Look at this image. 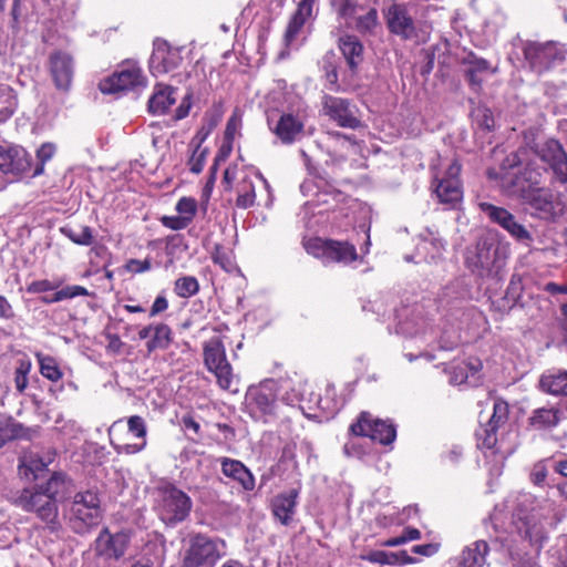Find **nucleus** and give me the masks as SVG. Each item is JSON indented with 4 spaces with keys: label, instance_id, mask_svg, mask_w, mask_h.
Listing matches in <instances>:
<instances>
[{
    "label": "nucleus",
    "instance_id": "5",
    "mask_svg": "<svg viewBox=\"0 0 567 567\" xmlns=\"http://www.w3.org/2000/svg\"><path fill=\"white\" fill-rule=\"evenodd\" d=\"M524 147L540 159L553 172L554 179L560 184L567 183V154L563 145L554 138L536 143L532 131L524 133Z\"/></svg>",
    "mask_w": 567,
    "mask_h": 567
},
{
    "label": "nucleus",
    "instance_id": "56",
    "mask_svg": "<svg viewBox=\"0 0 567 567\" xmlns=\"http://www.w3.org/2000/svg\"><path fill=\"white\" fill-rule=\"evenodd\" d=\"M330 136L333 137L338 143L341 144L342 147H346L351 153L355 154L358 152L359 145L351 136L344 135L340 132L330 133Z\"/></svg>",
    "mask_w": 567,
    "mask_h": 567
},
{
    "label": "nucleus",
    "instance_id": "59",
    "mask_svg": "<svg viewBox=\"0 0 567 567\" xmlns=\"http://www.w3.org/2000/svg\"><path fill=\"white\" fill-rule=\"evenodd\" d=\"M315 2L316 0H302L295 13L307 20L312 16Z\"/></svg>",
    "mask_w": 567,
    "mask_h": 567
},
{
    "label": "nucleus",
    "instance_id": "21",
    "mask_svg": "<svg viewBox=\"0 0 567 567\" xmlns=\"http://www.w3.org/2000/svg\"><path fill=\"white\" fill-rule=\"evenodd\" d=\"M516 196L536 210L542 218H553L557 214L559 203L555 199L550 188L542 186Z\"/></svg>",
    "mask_w": 567,
    "mask_h": 567
},
{
    "label": "nucleus",
    "instance_id": "49",
    "mask_svg": "<svg viewBox=\"0 0 567 567\" xmlns=\"http://www.w3.org/2000/svg\"><path fill=\"white\" fill-rule=\"evenodd\" d=\"M548 475V470L543 461L534 464L529 478L530 482L536 486H543Z\"/></svg>",
    "mask_w": 567,
    "mask_h": 567
},
{
    "label": "nucleus",
    "instance_id": "61",
    "mask_svg": "<svg viewBox=\"0 0 567 567\" xmlns=\"http://www.w3.org/2000/svg\"><path fill=\"white\" fill-rule=\"evenodd\" d=\"M168 308V301L164 296H157L152 305L150 317H155Z\"/></svg>",
    "mask_w": 567,
    "mask_h": 567
},
{
    "label": "nucleus",
    "instance_id": "14",
    "mask_svg": "<svg viewBox=\"0 0 567 567\" xmlns=\"http://www.w3.org/2000/svg\"><path fill=\"white\" fill-rule=\"evenodd\" d=\"M350 433L367 436L383 445L391 444L396 437L394 425L384 420L373 419L369 412H361L358 420L350 425Z\"/></svg>",
    "mask_w": 567,
    "mask_h": 567
},
{
    "label": "nucleus",
    "instance_id": "40",
    "mask_svg": "<svg viewBox=\"0 0 567 567\" xmlns=\"http://www.w3.org/2000/svg\"><path fill=\"white\" fill-rule=\"evenodd\" d=\"M199 290L198 280L194 276H184L175 281L174 291L178 297L189 298Z\"/></svg>",
    "mask_w": 567,
    "mask_h": 567
},
{
    "label": "nucleus",
    "instance_id": "28",
    "mask_svg": "<svg viewBox=\"0 0 567 567\" xmlns=\"http://www.w3.org/2000/svg\"><path fill=\"white\" fill-rule=\"evenodd\" d=\"M220 464L223 474L237 481L245 491H252L255 488L254 475L240 461L221 457Z\"/></svg>",
    "mask_w": 567,
    "mask_h": 567
},
{
    "label": "nucleus",
    "instance_id": "13",
    "mask_svg": "<svg viewBox=\"0 0 567 567\" xmlns=\"http://www.w3.org/2000/svg\"><path fill=\"white\" fill-rule=\"evenodd\" d=\"M524 56L533 71L543 73L565 60V50L555 42H529L524 48Z\"/></svg>",
    "mask_w": 567,
    "mask_h": 567
},
{
    "label": "nucleus",
    "instance_id": "12",
    "mask_svg": "<svg viewBox=\"0 0 567 567\" xmlns=\"http://www.w3.org/2000/svg\"><path fill=\"white\" fill-rule=\"evenodd\" d=\"M204 361L208 371L216 377L218 385L223 390H231L235 375L221 340L215 338L205 343Z\"/></svg>",
    "mask_w": 567,
    "mask_h": 567
},
{
    "label": "nucleus",
    "instance_id": "18",
    "mask_svg": "<svg viewBox=\"0 0 567 567\" xmlns=\"http://www.w3.org/2000/svg\"><path fill=\"white\" fill-rule=\"evenodd\" d=\"M224 182L236 193V206L248 209L256 204L255 185L248 174L237 166L227 167L224 172Z\"/></svg>",
    "mask_w": 567,
    "mask_h": 567
},
{
    "label": "nucleus",
    "instance_id": "52",
    "mask_svg": "<svg viewBox=\"0 0 567 567\" xmlns=\"http://www.w3.org/2000/svg\"><path fill=\"white\" fill-rule=\"evenodd\" d=\"M206 156V151L199 150V145L196 146V148L193 152L192 157L189 158L188 165L190 172L195 174H199L204 168V161Z\"/></svg>",
    "mask_w": 567,
    "mask_h": 567
},
{
    "label": "nucleus",
    "instance_id": "41",
    "mask_svg": "<svg viewBox=\"0 0 567 567\" xmlns=\"http://www.w3.org/2000/svg\"><path fill=\"white\" fill-rule=\"evenodd\" d=\"M497 429L489 426L487 424L481 425L478 430H476V440L477 446L481 449L492 450L495 447L497 443Z\"/></svg>",
    "mask_w": 567,
    "mask_h": 567
},
{
    "label": "nucleus",
    "instance_id": "43",
    "mask_svg": "<svg viewBox=\"0 0 567 567\" xmlns=\"http://www.w3.org/2000/svg\"><path fill=\"white\" fill-rule=\"evenodd\" d=\"M278 401H281L286 405L295 406L300 401V393L295 388H290L289 382H278Z\"/></svg>",
    "mask_w": 567,
    "mask_h": 567
},
{
    "label": "nucleus",
    "instance_id": "62",
    "mask_svg": "<svg viewBox=\"0 0 567 567\" xmlns=\"http://www.w3.org/2000/svg\"><path fill=\"white\" fill-rule=\"evenodd\" d=\"M361 559L368 560L374 564H385L386 561V551L383 550H373L365 555H361Z\"/></svg>",
    "mask_w": 567,
    "mask_h": 567
},
{
    "label": "nucleus",
    "instance_id": "8",
    "mask_svg": "<svg viewBox=\"0 0 567 567\" xmlns=\"http://www.w3.org/2000/svg\"><path fill=\"white\" fill-rule=\"evenodd\" d=\"M278 382L266 380L257 386H251L246 393V402L250 414L267 422L278 413Z\"/></svg>",
    "mask_w": 567,
    "mask_h": 567
},
{
    "label": "nucleus",
    "instance_id": "46",
    "mask_svg": "<svg viewBox=\"0 0 567 567\" xmlns=\"http://www.w3.org/2000/svg\"><path fill=\"white\" fill-rule=\"evenodd\" d=\"M31 370L30 361H20L14 371V385L19 393H23L29 384L28 374Z\"/></svg>",
    "mask_w": 567,
    "mask_h": 567
},
{
    "label": "nucleus",
    "instance_id": "27",
    "mask_svg": "<svg viewBox=\"0 0 567 567\" xmlns=\"http://www.w3.org/2000/svg\"><path fill=\"white\" fill-rule=\"evenodd\" d=\"M298 489L292 488L274 497L271 501L272 515L282 524L288 525L295 514L297 506Z\"/></svg>",
    "mask_w": 567,
    "mask_h": 567
},
{
    "label": "nucleus",
    "instance_id": "48",
    "mask_svg": "<svg viewBox=\"0 0 567 567\" xmlns=\"http://www.w3.org/2000/svg\"><path fill=\"white\" fill-rule=\"evenodd\" d=\"M52 458L48 457V460L40 458L33 455L29 457H24L22 465L24 467V474L27 475V471L31 472L37 478V472L43 471L49 463H51Z\"/></svg>",
    "mask_w": 567,
    "mask_h": 567
},
{
    "label": "nucleus",
    "instance_id": "47",
    "mask_svg": "<svg viewBox=\"0 0 567 567\" xmlns=\"http://www.w3.org/2000/svg\"><path fill=\"white\" fill-rule=\"evenodd\" d=\"M176 212L189 223L197 213V202L193 197H182L176 204Z\"/></svg>",
    "mask_w": 567,
    "mask_h": 567
},
{
    "label": "nucleus",
    "instance_id": "23",
    "mask_svg": "<svg viewBox=\"0 0 567 567\" xmlns=\"http://www.w3.org/2000/svg\"><path fill=\"white\" fill-rule=\"evenodd\" d=\"M49 66L55 87L69 91L74 75L72 56L63 51L53 52L49 58Z\"/></svg>",
    "mask_w": 567,
    "mask_h": 567
},
{
    "label": "nucleus",
    "instance_id": "19",
    "mask_svg": "<svg viewBox=\"0 0 567 567\" xmlns=\"http://www.w3.org/2000/svg\"><path fill=\"white\" fill-rule=\"evenodd\" d=\"M478 207L491 221L499 225L515 239L519 241H528L532 239L529 231L519 224L515 216L507 209L486 202L480 203Z\"/></svg>",
    "mask_w": 567,
    "mask_h": 567
},
{
    "label": "nucleus",
    "instance_id": "20",
    "mask_svg": "<svg viewBox=\"0 0 567 567\" xmlns=\"http://www.w3.org/2000/svg\"><path fill=\"white\" fill-rule=\"evenodd\" d=\"M131 545V536L126 532L110 533L104 528L96 538V551L100 556L118 560Z\"/></svg>",
    "mask_w": 567,
    "mask_h": 567
},
{
    "label": "nucleus",
    "instance_id": "1",
    "mask_svg": "<svg viewBox=\"0 0 567 567\" xmlns=\"http://www.w3.org/2000/svg\"><path fill=\"white\" fill-rule=\"evenodd\" d=\"M547 168L537 164L527 147L520 146L508 154L501 164V173L488 171L491 178H499V185L509 195L516 196L534 188L542 187Z\"/></svg>",
    "mask_w": 567,
    "mask_h": 567
},
{
    "label": "nucleus",
    "instance_id": "36",
    "mask_svg": "<svg viewBox=\"0 0 567 567\" xmlns=\"http://www.w3.org/2000/svg\"><path fill=\"white\" fill-rule=\"evenodd\" d=\"M35 357L40 365V373L43 378L52 382H58L62 379L63 372L61 371L55 358L40 352L37 353Z\"/></svg>",
    "mask_w": 567,
    "mask_h": 567
},
{
    "label": "nucleus",
    "instance_id": "16",
    "mask_svg": "<svg viewBox=\"0 0 567 567\" xmlns=\"http://www.w3.org/2000/svg\"><path fill=\"white\" fill-rule=\"evenodd\" d=\"M322 104L324 114L337 125L351 130H357L363 125L359 109L349 100L326 95Z\"/></svg>",
    "mask_w": 567,
    "mask_h": 567
},
{
    "label": "nucleus",
    "instance_id": "9",
    "mask_svg": "<svg viewBox=\"0 0 567 567\" xmlns=\"http://www.w3.org/2000/svg\"><path fill=\"white\" fill-rule=\"evenodd\" d=\"M101 513L96 493L92 491L76 493L71 506L72 528L80 534L86 533L100 523Z\"/></svg>",
    "mask_w": 567,
    "mask_h": 567
},
{
    "label": "nucleus",
    "instance_id": "35",
    "mask_svg": "<svg viewBox=\"0 0 567 567\" xmlns=\"http://www.w3.org/2000/svg\"><path fill=\"white\" fill-rule=\"evenodd\" d=\"M489 70V63L484 59H474L470 61V65L465 72L466 80L470 85L478 91L484 81V74Z\"/></svg>",
    "mask_w": 567,
    "mask_h": 567
},
{
    "label": "nucleus",
    "instance_id": "55",
    "mask_svg": "<svg viewBox=\"0 0 567 567\" xmlns=\"http://www.w3.org/2000/svg\"><path fill=\"white\" fill-rule=\"evenodd\" d=\"M332 6L341 17H348L355 13L353 0H332Z\"/></svg>",
    "mask_w": 567,
    "mask_h": 567
},
{
    "label": "nucleus",
    "instance_id": "24",
    "mask_svg": "<svg viewBox=\"0 0 567 567\" xmlns=\"http://www.w3.org/2000/svg\"><path fill=\"white\" fill-rule=\"evenodd\" d=\"M386 24L391 33L403 40L416 37L415 22L409 10L402 4H392L386 12Z\"/></svg>",
    "mask_w": 567,
    "mask_h": 567
},
{
    "label": "nucleus",
    "instance_id": "29",
    "mask_svg": "<svg viewBox=\"0 0 567 567\" xmlns=\"http://www.w3.org/2000/svg\"><path fill=\"white\" fill-rule=\"evenodd\" d=\"M338 47L349 69L354 72L363 61V44L355 35L344 34L339 38Z\"/></svg>",
    "mask_w": 567,
    "mask_h": 567
},
{
    "label": "nucleus",
    "instance_id": "44",
    "mask_svg": "<svg viewBox=\"0 0 567 567\" xmlns=\"http://www.w3.org/2000/svg\"><path fill=\"white\" fill-rule=\"evenodd\" d=\"M351 17L357 19V29L360 32L372 31L378 23V12L374 8L369 9L364 14L357 16V12Z\"/></svg>",
    "mask_w": 567,
    "mask_h": 567
},
{
    "label": "nucleus",
    "instance_id": "60",
    "mask_svg": "<svg viewBox=\"0 0 567 567\" xmlns=\"http://www.w3.org/2000/svg\"><path fill=\"white\" fill-rule=\"evenodd\" d=\"M439 550L437 544H423V545H414L412 547V553L423 556H432Z\"/></svg>",
    "mask_w": 567,
    "mask_h": 567
},
{
    "label": "nucleus",
    "instance_id": "7",
    "mask_svg": "<svg viewBox=\"0 0 567 567\" xmlns=\"http://www.w3.org/2000/svg\"><path fill=\"white\" fill-rule=\"evenodd\" d=\"M224 540L198 533L192 535L184 553V567H214L225 555Z\"/></svg>",
    "mask_w": 567,
    "mask_h": 567
},
{
    "label": "nucleus",
    "instance_id": "57",
    "mask_svg": "<svg viewBox=\"0 0 567 567\" xmlns=\"http://www.w3.org/2000/svg\"><path fill=\"white\" fill-rule=\"evenodd\" d=\"M520 292H522L520 281L515 280V278L513 277L509 281L507 289H506L505 299H507L508 301H512L513 305H515L520 297Z\"/></svg>",
    "mask_w": 567,
    "mask_h": 567
},
{
    "label": "nucleus",
    "instance_id": "22",
    "mask_svg": "<svg viewBox=\"0 0 567 567\" xmlns=\"http://www.w3.org/2000/svg\"><path fill=\"white\" fill-rule=\"evenodd\" d=\"M268 126L284 144H292L299 140L305 127L303 122L291 113H282L277 120L268 116Z\"/></svg>",
    "mask_w": 567,
    "mask_h": 567
},
{
    "label": "nucleus",
    "instance_id": "6",
    "mask_svg": "<svg viewBox=\"0 0 567 567\" xmlns=\"http://www.w3.org/2000/svg\"><path fill=\"white\" fill-rule=\"evenodd\" d=\"M462 166L453 159L446 167L433 174L432 192L440 204L449 208H456L463 200V183L461 179Z\"/></svg>",
    "mask_w": 567,
    "mask_h": 567
},
{
    "label": "nucleus",
    "instance_id": "53",
    "mask_svg": "<svg viewBox=\"0 0 567 567\" xmlns=\"http://www.w3.org/2000/svg\"><path fill=\"white\" fill-rule=\"evenodd\" d=\"M161 223L163 226L173 229V230H182L185 229L190 223L186 220L181 215L178 216H163L161 218Z\"/></svg>",
    "mask_w": 567,
    "mask_h": 567
},
{
    "label": "nucleus",
    "instance_id": "32",
    "mask_svg": "<svg viewBox=\"0 0 567 567\" xmlns=\"http://www.w3.org/2000/svg\"><path fill=\"white\" fill-rule=\"evenodd\" d=\"M564 417V412L559 408L543 406L534 410L528 421L535 430H550L557 426Z\"/></svg>",
    "mask_w": 567,
    "mask_h": 567
},
{
    "label": "nucleus",
    "instance_id": "34",
    "mask_svg": "<svg viewBox=\"0 0 567 567\" xmlns=\"http://www.w3.org/2000/svg\"><path fill=\"white\" fill-rule=\"evenodd\" d=\"M173 341L172 329L165 323L154 324L152 338L146 342V349L148 353H152L156 349L165 350Z\"/></svg>",
    "mask_w": 567,
    "mask_h": 567
},
{
    "label": "nucleus",
    "instance_id": "4",
    "mask_svg": "<svg viewBox=\"0 0 567 567\" xmlns=\"http://www.w3.org/2000/svg\"><path fill=\"white\" fill-rule=\"evenodd\" d=\"M190 497L171 483H163L156 488L155 509L159 518L169 525L183 522L190 513Z\"/></svg>",
    "mask_w": 567,
    "mask_h": 567
},
{
    "label": "nucleus",
    "instance_id": "15",
    "mask_svg": "<svg viewBox=\"0 0 567 567\" xmlns=\"http://www.w3.org/2000/svg\"><path fill=\"white\" fill-rule=\"evenodd\" d=\"M545 518L537 512H530L525 516H518L513 523V534L520 537L522 542L530 546L536 554L543 547L547 538Z\"/></svg>",
    "mask_w": 567,
    "mask_h": 567
},
{
    "label": "nucleus",
    "instance_id": "42",
    "mask_svg": "<svg viewBox=\"0 0 567 567\" xmlns=\"http://www.w3.org/2000/svg\"><path fill=\"white\" fill-rule=\"evenodd\" d=\"M21 426L12 419H4L0 421V449L9 441L17 439L20 435Z\"/></svg>",
    "mask_w": 567,
    "mask_h": 567
},
{
    "label": "nucleus",
    "instance_id": "50",
    "mask_svg": "<svg viewBox=\"0 0 567 567\" xmlns=\"http://www.w3.org/2000/svg\"><path fill=\"white\" fill-rule=\"evenodd\" d=\"M60 286L59 282H53L48 279L32 281L28 287L29 293H42L51 290H55Z\"/></svg>",
    "mask_w": 567,
    "mask_h": 567
},
{
    "label": "nucleus",
    "instance_id": "37",
    "mask_svg": "<svg viewBox=\"0 0 567 567\" xmlns=\"http://www.w3.org/2000/svg\"><path fill=\"white\" fill-rule=\"evenodd\" d=\"M61 233L72 243L80 246H91L94 243L93 229L89 226H81L79 229L62 227Z\"/></svg>",
    "mask_w": 567,
    "mask_h": 567
},
{
    "label": "nucleus",
    "instance_id": "45",
    "mask_svg": "<svg viewBox=\"0 0 567 567\" xmlns=\"http://www.w3.org/2000/svg\"><path fill=\"white\" fill-rule=\"evenodd\" d=\"M55 151L56 147L52 143H44L40 146L37 151L39 163L34 167L33 176H39L43 173L44 164L53 157Z\"/></svg>",
    "mask_w": 567,
    "mask_h": 567
},
{
    "label": "nucleus",
    "instance_id": "31",
    "mask_svg": "<svg viewBox=\"0 0 567 567\" xmlns=\"http://www.w3.org/2000/svg\"><path fill=\"white\" fill-rule=\"evenodd\" d=\"M176 90L171 85L157 84L148 100V112L153 115L165 114L168 109L176 103Z\"/></svg>",
    "mask_w": 567,
    "mask_h": 567
},
{
    "label": "nucleus",
    "instance_id": "58",
    "mask_svg": "<svg viewBox=\"0 0 567 567\" xmlns=\"http://www.w3.org/2000/svg\"><path fill=\"white\" fill-rule=\"evenodd\" d=\"M476 116L480 117L478 124L486 131H491L494 126V118L488 109H477Z\"/></svg>",
    "mask_w": 567,
    "mask_h": 567
},
{
    "label": "nucleus",
    "instance_id": "64",
    "mask_svg": "<svg viewBox=\"0 0 567 567\" xmlns=\"http://www.w3.org/2000/svg\"><path fill=\"white\" fill-rule=\"evenodd\" d=\"M182 426L185 429V430H190L193 431L196 435L199 434L200 432V425L197 421H195V419L192 416V415H184L182 417Z\"/></svg>",
    "mask_w": 567,
    "mask_h": 567
},
{
    "label": "nucleus",
    "instance_id": "11",
    "mask_svg": "<svg viewBox=\"0 0 567 567\" xmlns=\"http://www.w3.org/2000/svg\"><path fill=\"white\" fill-rule=\"evenodd\" d=\"M308 252L322 260L324 265L339 262L348 265L358 259L354 245L348 241L316 238L307 246Z\"/></svg>",
    "mask_w": 567,
    "mask_h": 567
},
{
    "label": "nucleus",
    "instance_id": "10",
    "mask_svg": "<svg viewBox=\"0 0 567 567\" xmlns=\"http://www.w3.org/2000/svg\"><path fill=\"white\" fill-rule=\"evenodd\" d=\"M99 86L106 94L137 91L146 86V78L136 62L127 61L111 76L103 80Z\"/></svg>",
    "mask_w": 567,
    "mask_h": 567
},
{
    "label": "nucleus",
    "instance_id": "17",
    "mask_svg": "<svg viewBox=\"0 0 567 567\" xmlns=\"http://www.w3.org/2000/svg\"><path fill=\"white\" fill-rule=\"evenodd\" d=\"M31 166V156L23 147L0 145V173L10 181L18 179L27 174Z\"/></svg>",
    "mask_w": 567,
    "mask_h": 567
},
{
    "label": "nucleus",
    "instance_id": "26",
    "mask_svg": "<svg viewBox=\"0 0 567 567\" xmlns=\"http://www.w3.org/2000/svg\"><path fill=\"white\" fill-rule=\"evenodd\" d=\"M128 432L136 439L142 440L140 443L116 444L111 440V444L115 446L118 453L135 454L144 450L146 446L147 426L145 420L140 415H132L127 419Z\"/></svg>",
    "mask_w": 567,
    "mask_h": 567
},
{
    "label": "nucleus",
    "instance_id": "39",
    "mask_svg": "<svg viewBox=\"0 0 567 567\" xmlns=\"http://www.w3.org/2000/svg\"><path fill=\"white\" fill-rule=\"evenodd\" d=\"M17 100L13 90L8 85H0V122L8 120L14 112Z\"/></svg>",
    "mask_w": 567,
    "mask_h": 567
},
{
    "label": "nucleus",
    "instance_id": "54",
    "mask_svg": "<svg viewBox=\"0 0 567 567\" xmlns=\"http://www.w3.org/2000/svg\"><path fill=\"white\" fill-rule=\"evenodd\" d=\"M306 20H303V18L299 17L298 14H293L288 27H287V30H286V40L288 42H291L296 35L298 34V32L300 31V29L303 27Z\"/></svg>",
    "mask_w": 567,
    "mask_h": 567
},
{
    "label": "nucleus",
    "instance_id": "38",
    "mask_svg": "<svg viewBox=\"0 0 567 567\" xmlns=\"http://www.w3.org/2000/svg\"><path fill=\"white\" fill-rule=\"evenodd\" d=\"M90 292L85 287L73 285V286H66L60 290H58L54 295L51 297H42L41 301L43 303L50 305L54 302H60L65 299H73L79 296H89Z\"/></svg>",
    "mask_w": 567,
    "mask_h": 567
},
{
    "label": "nucleus",
    "instance_id": "30",
    "mask_svg": "<svg viewBox=\"0 0 567 567\" xmlns=\"http://www.w3.org/2000/svg\"><path fill=\"white\" fill-rule=\"evenodd\" d=\"M488 545L485 540H477L466 547L458 558L451 561L450 567H482L486 561Z\"/></svg>",
    "mask_w": 567,
    "mask_h": 567
},
{
    "label": "nucleus",
    "instance_id": "25",
    "mask_svg": "<svg viewBox=\"0 0 567 567\" xmlns=\"http://www.w3.org/2000/svg\"><path fill=\"white\" fill-rule=\"evenodd\" d=\"M182 62L181 53L177 49L168 45L167 42H156L150 60V68L154 74L168 73L178 68Z\"/></svg>",
    "mask_w": 567,
    "mask_h": 567
},
{
    "label": "nucleus",
    "instance_id": "51",
    "mask_svg": "<svg viewBox=\"0 0 567 567\" xmlns=\"http://www.w3.org/2000/svg\"><path fill=\"white\" fill-rule=\"evenodd\" d=\"M125 270L131 274H143L148 271L152 268L151 260L148 258L144 260L140 259H130L124 266Z\"/></svg>",
    "mask_w": 567,
    "mask_h": 567
},
{
    "label": "nucleus",
    "instance_id": "63",
    "mask_svg": "<svg viewBox=\"0 0 567 567\" xmlns=\"http://www.w3.org/2000/svg\"><path fill=\"white\" fill-rule=\"evenodd\" d=\"M0 317L2 319H12L14 317V311L12 309L11 303L4 296L0 295Z\"/></svg>",
    "mask_w": 567,
    "mask_h": 567
},
{
    "label": "nucleus",
    "instance_id": "2",
    "mask_svg": "<svg viewBox=\"0 0 567 567\" xmlns=\"http://www.w3.org/2000/svg\"><path fill=\"white\" fill-rule=\"evenodd\" d=\"M508 258V249L496 233L488 231L478 237L474 246L467 247L464 265L482 279L499 278Z\"/></svg>",
    "mask_w": 567,
    "mask_h": 567
},
{
    "label": "nucleus",
    "instance_id": "33",
    "mask_svg": "<svg viewBox=\"0 0 567 567\" xmlns=\"http://www.w3.org/2000/svg\"><path fill=\"white\" fill-rule=\"evenodd\" d=\"M35 486L58 503V498L64 496L68 492L69 481L66 475L55 472L45 483Z\"/></svg>",
    "mask_w": 567,
    "mask_h": 567
},
{
    "label": "nucleus",
    "instance_id": "3",
    "mask_svg": "<svg viewBox=\"0 0 567 567\" xmlns=\"http://www.w3.org/2000/svg\"><path fill=\"white\" fill-rule=\"evenodd\" d=\"M12 503L27 513L35 514L50 533H56L61 529L56 502L45 495L38 486L34 485L19 491Z\"/></svg>",
    "mask_w": 567,
    "mask_h": 567
}]
</instances>
